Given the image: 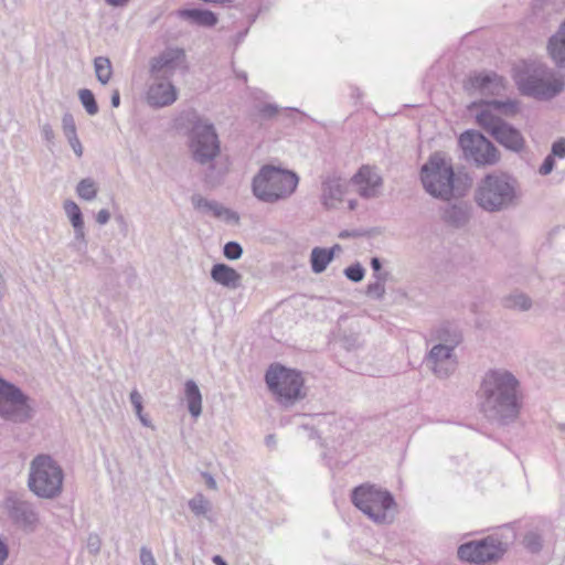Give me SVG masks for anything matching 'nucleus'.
<instances>
[{"mask_svg":"<svg viewBox=\"0 0 565 565\" xmlns=\"http://www.w3.org/2000/svg\"><path fill=\"white\" fill-rule=\"evenodd\" d=\"M186 68L185 52L179 47H167L158 56L150 60V77L166 78L171 77L178 72Z\"/></svg>","mask_w":565,"mask_h":565,"instance_id":"15","label":"nucleus"},{"mask_svg":"<svg viewBox=\"0 0 565 565\" xmlns=\"http://www.w3.org/2000/svg\"><path fill=\"white\" fill-rule=\"evenodd\" d=\"M137 417L139 418V420L141 422V424L143 426L152 427L150 419L143 413H141L140 415H137Z\"/></svg>","mask_w":565,"mask_h":565,"instance_id":"53","label":"nucleus"},{"mask_svg":"<svg viewBox=\"0 0 565 565\" xmlns=\"http://www.w3.org/2000/svg\"><path fill=\"white\" fill-rule=\"evenodd\" d=\"M78 97L88 115L94 116L98 113V105H97L95 96L90 89H88V88L81 89L78 92Z\"/></svg>","mask_w":565,"mask_h":565,"instance_id":"33","label":"nucleus"},{"mask_svg":"<svg viewBox=\"0 0 565 565\" xmlns=\"http://www.w3.org/2000/svg\"><path fill=\"white\" fill-rule=\"evenodd\" d=\"M190 151L193 160L206 169L214 168V160L221 152V142L213 124L199 120L190 132Z\"/></svg>","mask_w":565,"mask_h":565,"instance_id":"10","label":"nucleus"},{"mask_svg":"<svg viewBox=\"0 0 565 565\" xmlns=\"http://www.w3.org/2000/svg\"><path fill=\"white\" fill-rule=\"evenodd\" d=\"M328 250H332V258H334L335 253H340L342 247L339 244H335L331 248H328Z\"/></svg>","mask_w":565,"mask_h":565,"instance_id":"56","label":"nucleus"},{"mask_svg":"<svg viewBox=\"0 0 565 565\" xmlns=\"http://www.w3.org/2000/svg\"><path fill=\"white\" fill-rule=\"evenodd\" d=\"M390 274H377L374 281L366 287V296L374 300H382L385 296V282Z\"/></svg>","mask_w":565,"mask_h":565,"instance_id":"30","label":"nucleus"},{"mask_svg":"<svg viewBox=\"0 0 565 565\" xmlns=\"http://www.w3.org/2000/svg\"><path fill=\"white\" fill-rule=\"evenodd\" d=\"M470 217L471 206L463 201L447 204L441 209L443 221L457 228L467 225Z\"/></svg>","mask_w":565,"mask_h":565,"instance_id":"21","label":"nucleus"},{"mask_svg":"<svg viewBox=\"0 0 565 565\" xmlns=\"http://www.w3.org/2000/svg\"><path fill=\"white\" fill-rule=\"evenodd\" d=\"M147 90V102L153 107H166L173 104L178 98L175 86L166 78H151Z\"/></svg>","mask_w":565,"mask_h":565,"instance_id":"18","label":"nucleus"},{"mask_svg":"<svg viewBox=\"0 0 565 565\" xmlns=\"http://www.w3.org/2000/svg\"><path fill=\"white\" fill-rule=\"evenodd\" d=\"M550 154L553 156V158H565V138H559L558 140L553 142Z\"/></svg>","mask_w":565,"mask_h":565,"instance_id":"41","label":"nucleus"},{"mask_svg":"<svg viewBox=\"0 0 565 565\" xmlns=\"http://www.w3.org/2000/svg\"><path fill=\"white\" fill-rule=\"evenodd\" d=\"M459 145L465 157L478 166L493 164L498 160L495 147L480 132L468 130L461 134Z\"/></svg>","mask_w":565,"mask_h":565,"instance_id":"14","label":"nucleus"},{"mask_svg":"<svg viewBox=\"0 0 565 565\" xmlns=\"http://www.w3.org/2000/svg\"><path fill=\"white\" fill-rule=\"evenodd\" d=\"M554 166H555V158H553V156H551V154H547L545 157L543 163L539 168V173L541 175H547L553 171Z\"/></svg>","mask_w":565,"mask_h":565,"instance_id":"44","label":"nucleus"},{"mask_svg":"<svg viewBox=\"0 0 565 565\" xmlns=\"http://www.w3.org/2000/svg\"><path fill=\"white\" fill-rule=\"evenodd\" d=\"M353 504L376 523H388V510L395 505L393 495L372 484H362L352 491Z\"/></svg>","mask_w":565,"mask_h":565,"instance_id":"9","label":"nucleus"},{"mask_svg":"<svg viewBox=\"0 0 565 565\" xmlns=\"http://www.w3.org/2000/svg\"><path fill=\"white\" fill-rule=\"evenodd\" d=\"M211 278L216 284L228 289H237L242 281L241 274L225 264L213 265L211 269Z\"/></svg>","mask_w":565,"mask_h":565,"instance_id":"22","label":"nucleus"},{"mask_svg":"<svg viewBox=\"0 0 565 565\" xmlns=\"http://www.w3.org/2000/svg\"><path fill=\"white\" fill-rule=\"evenodd\" d=\"M518 111V103L513 100H491L482 105L476 119L480 127L489 132L500 145L513 151H521L524 147V138L521 132L502 120L498 114L513 116Z\"/></svg>","mask_w":565,"mask_h":565,"instance_id":"3","label":"nucleus"},{"mask_svg":"<svg viewBox=\"0 0 565 565\" xmlns=\"http://www.w3.org/2000/svg\"><path fill=\"white\" fill-rule=\"evenodd\" d=\"M467 183L461 186L462 177L456 175L452 164L440 153H434L420 169V180L425 191L431 196L450 201L462 196L471 180L465 175Z\"/></svg>","mask_w":565,"mask_h":565,"instance_id":"2","label":"nucleus"},{"mask_svg":"<svg viewBox=\"0 0 565 565\" xmlns=\"http://www.w3.org/2000/svg\"><path fill=\"white\" fill-rule=\"evenodd\" d=\"M94 71L97 81L102 85H106L113 76L111 62L106 56H97L94 58Z\"/></svg>","mask_w":565,"mask_h":565,"instance_id":"29","label":"nucleus"},{"mask_svg":"<svg viewBox=\"0 0 565 565\" xmlns=\"http://www.w3.org/2000/svg\"><path fill=\"white\" fill-rule=\"evenodd\" d=\"M341 238H344V237H349L350 236V233L344 231V232H341L340 235H339Z\"/></svg>","mask_w":565,"mask_h":565,"instance_id":"58","label":"nucleus"},{"mask_svg":"<svg viewBox=\"0 0 565 565\" xmlns=\"http://www.w3.org/2000/svg\"><path fill=\"white\" fill-rule=\"evenodd\" d=\"M110 103H111L113 107H118L120 105V94L117 89L114 90L111 98H110Z\"/></svg>","mask_w":565,"mask_h":565,"instance_id":"51","label":"nucleus"},{"mask_svg":"<svg viewBox=\"0 0 565 565\" xmlns=\"http://www.w3.org/2000/svg\"><path fill=\"white\" fill-rule=\"evenodd\" d=\"M179 18L199 26L211 28L217 23L214 12L203 9H182L178 11Z\"/></svg>","mask_w":565,"mask_h":565,"instance_id":"24","label":"nucleus"},{"mask_svg":"<svg viewBox=\"0 0 565 565\" xmlns=\"http://www.w3.org/2000/svg\"><path fill=\"white\" fill-rule=\"evenodd\" d=\"M204 477L206 479L209 488L216 489V481L214 480V478L209 473H204Z\"/></svg>","mask_w":565,"mask_h":565,"instance_id":"54","label":"nucleus"},{"mask_svg":"<svg viewBox=\"0 0 565 565\" xmlns=\"http://www.w3.org/2000/svg\"><path fill=\"white\" fill-rule=\"evenodd\" d=\"M189 508L195 515H205L211 510L210 501L201 493L189 501Z\"/></svg>","mask_w":565,"mask_h":565,"instance_id":"34","label":"nucleus"},{"mask_svg":"<svg viewBox=\"0 0 565 565\" xmlns=\"http://www.w3.org/2000/svg\"><path fill=\"white\" fill-rule=\"evenodd\" d=\"M224 256L230 260H236L241 258L243 248L237 242H228L223 248Z\"/></svg>","mask_w":565,"mask_h":565,"instance_id":"38","label":"nucleus"},{"mask_svg":"<svg viewBox=\"0 0 565 565\" xmlns=\"http://www.w3.org/2000/svg\"><path fill=\"white\" fill-rule=\"evenodd\" d=\"M35 401L15 384L0 377V418L25 424L35 416Z\"/></svg>","mask_w":565,"mask_h":565,"instance_id":"7","label":"nucleus"},{"mask_svg":"<svg viewBox=\"0 0 565 565\" xmlns=\"http://www.w3.org/2000/svg\"><path fill=\"white\" fill-rule=\"evenodd\" d=\"M548 53L556 65L565 67V22L548 41Z\"/></svg>","mask_w":565,"mask_h":565,"instance_id":"25","label":"nucleus"},{"mask_svg":"<svg viewBox=\"0 0 565 565\" xmlns=\"http://www.w3.org/2000/svg\"><path fill=\"white\" fill-rule=\"evenodd\" d=\"M266 444H267L268 446L274 445V444H275V437H274L273 435L267 436V437H266Z\"/></svg>","mask_w":565,"mask_h":565,"instance_id":"57","label":"nucleus"},{"mask_svg":"<svg viewBox=\"0 0 565 565\" xmlns=\"http://www.w3.org/2000/svg\"><path fill=\"white\" fill-rule=\"evenodd\" d=\"M107 4L113 7H124L129 0H105Z\"/></svg>","mask_w":565,"mask_h":565,"instance_id":"52","label":"nucleus"},{"mask_svg":"<svg viewBox=\"0 0 565 565\" xmlns=\"http://www.w3.org/2000/svg\"><path fill=\"white\" fill-rule=\"evenodd\" d=\"M205 214H212L215 217L223 218L226 221H237L238 216L235 212L230 209L223 206L216 201H210L209 206L206 207Z\"/></svg>","mask_w":565,"mask_h":565,"instance_id":"32","label":"nucleus"},{"mask_svg":"<svg viewBox=\"0 0 565 565\" xmlns=\"http://www.w3.org/2000/svg\"><path fill=\"white\" fill-rule=\"evenodd\" d=\"M110 220V213L108 212V210L106 209H103L100 210L97 214H96V222L100 225H105L109 222Z\"/></svg>","mask_w":565,"mask_h":565,"instance_id":"49","label":"nucleus"},{"mask_svg":"<svg viewBox=\"0 0 565 565\" xmlns=\"http://www.w3.org/2000/svg\"><path fill=\"white\" fill-rule=\"evenodd\" d=\"M260 115L265 118L274 117L278 113V107L276 105H265L259 110Z\"/></svg>","mask_w":565,"mask_h":565,"instance_id":"47","label":"nucleus"},{"mask_svg":"<svg viewBox=\"0 0 565 565\" xmlns=\"http://www.w3.org/2000/svg\"><path fill=\"white\" fill-rule=\"evenodd\" d=\"M97 192V183L90 178L82 179L77 183L76 194L85 201H93L96 198Z\"/></svg>","mask_w":565,"mask_h":565,"instance_id":"31","label":"nucleus"},{"mask_svg":"<svg viewBox=\"0 0 565 565\" xmlns=\"http://www.w3.org/2000/svg\"><path fill=\"white\" fill-rule=\"evenodd\" d=\"M268 388L284 406H290L302 398L303 379L295 370L281 365H271L265 375Z\"/></svg>","mask_w":565,"mask_h":565,"instance_id":"11","label":"nucleus"},{"mask_svg":"<svg viewBox=\"0 0 565 565\" xmlns=\"http://www.w3.org/2000/svg\"><path fill=\"white\" fill-rule=\"evenodd\" d=\"M299 177L289 170L265 166L253 179L254 195L265 203L288 199L297 189Z\"/></svg>","mask_w":565,"mask_h":565,"instance_id":"5","label":"nucleus"},{"mask_svg":"<svg viewBox=\"0 0 565 565\" xmlns=\"http://www.w3.org/2000/svg\"><path fill=\"white\" fill-rule=\"evenodd\" d=\"M523 543L529 551L537 553L543 546V539L537 532L531 531L525 534Z\"/></svg>","mask_w":565,"mask_h":565,"instance_id":"35","label":"nucleus"},{"mask_svg":"<svg viewBox=\"0 0 565 565\" xmlns=\"http://www.w3.org/2000/svg\"><path fill=\"white\" fill-rule=\"evenodd\" d=\"M184 395L190 414L198 418L202 413V394L198 384L193 380H188L184 384Z\"/></svg>","mask_w":565,"mask_h":565,"instance_id":"26","label":"nucleus"},{"mask_svg":"<svg viewBox=\"0 0 565 565\" xmlns=\"http://www.w3.org/2000/svg\"><path fill=\"white\" fill-rule=\"evenodd\" d=\"M564 86V76L543 65L534 67L519 79V87L523 94L542 100L554 98Z\"/></svg>","mask_w":565,"mask_h":565,"instance_id":"8","label":"nucleus"},{"mask_svg":"<svg viewBox=\"0 0 565 565\" xmlns=\"http://www.w3.org/2000/svg\"><path fill=\"white\" fill-rule=\"evenodd\" d=\"M191 203L194 209L199 210L200 212L204 213L206 207L209 206L210 200L203 198L200 194H194L191 196Z\"/></svg>","mask_w":565,"mask_h":565,"instance_id":"45","label":"nucleus"},{"mask_svg":"<svg viewBox=\"0 0 565 565\" xmlns=\"http://www.w3.org/2000/svg\"><path fill=\"white\" fill-rule=\"evenodd\" d=\"M71 148L73 149L74 153L81 158L83 156V146L81 143V140L78 139V136L75 135L73 137L66 138Z\"/></svg>","mask_w":565,"mask_h":565,"instance_id":"46","label":"nucleus"},{"mask_svg":"<svg viewBox=\"0 0 565 565\" xmlns=\"http://www.w3.org/2000/svg\"><path fill=\"white\" fill-rule=\"evenodd\" d=\"M507 546L495 536H487L479 541L465 543L458 548V556L462 561L484 564L502 557Z\"/></svg>","mask_w":565,"mask_h":565,"instance_id":"13","label":"nucleus"},{"mask_svg":"<svg viewBox=\"0 0 565 565\" xmlns=\"http://www.w3.org/2000/svg\"><path fill=\"white\" fill-rule=\"evenodd\" d=\"M130 402L134 406L136 415L143 413L142 396L137 390H132L130 393Z\"/></svg>","mask_w":565,"mask_h":565,"instance_id":"42","label":"nucleus"},{"mask_svg":"<svg viewBox=\"0 0 565 565\" xmlns=\"http://www.w3.org/2000/svg\"><path fill=\"white\" fill-rule=\"evenodd\" d=\"M64 212L74 228V241L71 246L78 253H86L87 241L83 220V213L72 200H66L63 204Z\"/></svg>","mask_w":565,"mask_h":565,"instance_id":"19","label":"nucleus"},{"mask_svg":"<svg viewBox=\"0 0 565 565\" xmlns=\"http://www.w3.org/2000/svg\"><path fill=\"white\" fill-rule=\"evenodd\" d=\"M140 564L141 565H157L156 558L151 550L147 546L140 547Z\"/></svg>","mask_w":565,"mask_h":565,"instance_id":"43","label":"nucleus"},{"mask_svg":"<svg viewBox=\"0 0 565 565\" xmlns=\"http://www.w3.org/2000/svg\"><path fill=\"white\" fill-rule=\"evenodd\" d=\"M471 86L484 95H498L504 88L503 78L494 73L480 74L471 79Z\"/></svg>","mask_w":565,"mask_h":565,"instance_id":"23","label":"nucleus"},{"mask_svg":"<svg viewBox=\"0 0 565 565\" xmlns=\"http://www.w3.org/2000/svg\"><path fill=\"white\" fill-rule=\"evenodd\" d=\"M40 130H41V135H42L43 139L47 143L49 150H52L53 146L55 145V134H54L52 126L50 124L45 122V124L41 125Z\"/></svg>","mask_w":565,"mask_h":565,"instance_id":"39","label":"nucleus"},{"mask_svg":"<svg viewBox=\"0 0 565 565\" xmlns=\"http://www.w3.org/2000/svg\"><path fill=\"white\" fill-rule=\"evenodd\" d=\"M347 192L345 181L337 173H327L321 180V203L328 209H337Z\"/></svg>","mask_w":565,"mask_h":565,"instance_id":"17","label":"nucleus"},{"mask_svg":"<svg viewBox=\"0 0 565 565\" xmlns=\"http://www.w3.org/2000/svg\"><path fill=\"white\" fill-rule=\"evenodd\" d=\"M86 547H87V551L93 554V555H97L100 551V547H102V540L100 537L95 534V533H92L88 535L87 537V543H86Z\"/></svg>","mask_w":565,"mask_h":565,"instance_id":"40","label":"nucleus"},{"mask_svg":"<svg viewBox=\"0 0 565 565\" xmlns=\"http://www.w3.org/2000/svg\"><path fill=\"white\" fill-rule=\"evenodd\" d=\"M352 181L358 186V192L362 198L373 199L381 193L382 178L373 168L362 167Z\"/></svg>","mask_w":565,"mask_h":565,"instance_id":"20","label":"nucleus"},{"mask_svg":"<svg viewBox=\"0 0 565 565\" xmlns=\"http://www.w3.org/2000/svg\"><path fill=\"white\" fill-rule=\"evenodd\" d=\"M438 339L443 342L435 344L426 356V365L439 379L449 377L457 367L455 348L461 342V335L457 331L449 332L446 329L438 331Z\"/></svg>","mask_w":565,"mask_h":565,"instance_id":"12","label":"nucleus"},{"mask_svg":"<svg viewBox=\"0 0 565 565\" xmlns=\"http://www.w3.org/2000/svg\"><path fill=\"white\" fill-rule=\"evenodd\" d=\"M7 509L11 520L19 526L34 531L39 524V513L33 503L18 498L7 501Z\"/></svg>","mask_w":565,"mask_h":565,"instance_id":"16","label":"nucleus"},{"mask_svg":"<svg viewBox=\"0 0 565 565\" xmlns=\"http://www.w3.org/2000/svg\"><path fill=\"white\" fill-rule=\"evenodd\" d=\"M212 561L215 565H227L223 557L220 555L213 556Z\"/></svg>","mask_w":565,"mask_h":565,"instance_id":"55","label":"nucleus"},{"mask_svg":"<svg viewBox=\"0 0 565 565\" xmlns=\"http://www.w3.org/2000/svg\"><path fill=\"white\" fill-rule=\"evenodd\" d=\"M355 204L356 203L354 201H350V203H349L350 210H354L355 209Z\"/></svg>","mask_w":565,"mask_h":565,"instance_id":"59","label":"nucleus"},{"mask_svg":"<svg viewBox=\"0 0 565 565\" xmlns=\"http://www.w3.org/2000/svg\"><path fill=\"white\" fill-rule=\"evenodd\" d=\"M8 557V547L7 545L0 540V565L7 559Z\"/></svg>","mask_w":565,"mask_h":565,"instance_id":"50","label":"nucleus"},{"mask_svg":"<svg viewBox=\"0 0 565 565\" xmlns=\"http://www.w3.org/2000/svg\"><path fill=\"white\" fill-rule=\"evenodd\" d=\"M117 220H118L119 222L124 223V217H122V216H119Z\"/></svg>","mask_w":565,"mask_h":565,"instance_id":"60","label":"nucleus"},{"mask_svg":"<svg viewBox=\"0 0 565 565\" xmlns=\"http://www.w3.org/2000/svg\"><path fill=\"white\" fill-rule=\"evenodd\" d=\"M518 181L505 173H489L475 192L476 203L487 212H500L518 201Z\"/></svg>","mask_w":565,"mask_h":565,"instance_id":"4","label":"nucleus"},{"mask_svg":"<svg viewBox=\"0 0 565 565\" xmlns=\"http://www.w3.org/2000/svg\"><path fill=\"white\" fill-rule=\"evenodd\" d=\"M519 381L505 369H493L484 373L480 388V407L491 420L507 423L520 412Z\"/></svg>","mask_w":565,"mask_h":565,"instance_id":"1","label":"nucleus"},{"mask_svg":"<svg viewBox=\"0 0 565 565\" xmlns=\"http://www.w3.org/2000/svg\"><path fill=\"white\" fill-rule=\"evenodd\" d=\"M370 265L372 270L374 271V277H376L377 274H388L387 271H382V262L379 257H372Z\"/></svg>","mask_w":565,"mask_h":565,"instance_id":"48","label":"nucleus"},{"mask_svg":"<svg viewBox=\"0 0 565 565\" xmlns=\"http://www.w3.org/2000/svg\"><path fill=\"white\" fill-rule=\"evenodd\" d=\"M333 260L332 250L324 247H315L310 254V265L315 274L323 273Z\"/></svg>","mask_w":565,"mask_h":565,"instance_id":"27","label":"nucleus"},{"mask_svg":"<svg viewBox=\"0 0 565 565\" xmlns=\"http://www.w3.org/2000/svg\"><path fill=\"white\" fill-rule=\"evenodd\" d=\"M62 467L49 455H38L29 468L28 487L39 498L54 499L63 489Z\"/></svg>","mask_w":565,"mask_h":565,"instance_id":"6","label":"nucleus"},{"mask_svg":"<svg viewBox=\"0 0 565 565\" xmlns=\"http://www.w3.org/2000/svg\"><path fill=\"white\" fill-rule=\"evenodd\" d=\"M507 309L529 311L532 308V299L524 292L513 291L502 299Z\"/></svg>","mask_w":565,"mask_h":565,"instance_id":"28","label":"nucleus"},{"mask_svg":"<svg viewBox=\"0 0 565 565\" xmlns=\"http://www.w3.org/2000/svg\"><path fill=\"white\" fill-rule=\"evenodd\" d=\"M344 275L349 280L360 282L365 276V269L360 263H355L344 269Z\"/></svg>","mask_w":565,"mask_h":565,"instance_id":"36","label":"nucleus"},{"mask_svg":"<svg viewBox=\"0 0 565 565\" xmlns=\"http://www.w3.org/2000/svg\"><path fill=\"white\" fill-rule=\"evenodd\" d=\"M62 129L65 138L77 135L76 124L71 113H65L62 117Z\"/></svg>","mask_w":565,"mask_h":565,"instance_id":"37","label":"nucleus"}]
</instances>
